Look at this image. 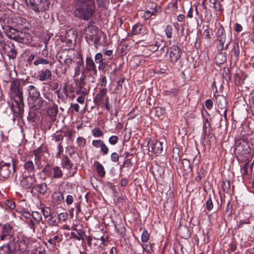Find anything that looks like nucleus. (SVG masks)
I'll list each match as a JSON object with an SVG mask.
<instances>
[{
  "mask_svg": "<svg viewBox=\"0 0 254 254\" xmlns=\"http://www.w3.org/2000/svg\"><path fill=\"white\" fill-rule=\"evenodd\" d=\"M235 152L238 160L249 159L253 156L248 138L244 135L235 139Z\"/></svg>",
  "mask_w": 254,
  "mask_h": 254,
  "instance_id": "obj_1",
  "label": "nucleus"
},
{
  "mask_svg": "<svg viewBox=\"0 0 254 254\" xmlns=\"http://www.w3.org/2000/svg\"><path fill=\"white\" fill-rule=\"evenodd\" d=\"M27 244L23 238H19L13 243L10 241L0 247V254H27Z\"/></svg>",
  "mask_w": 254,
  "mask_h": 254,
  "instance_id": "obj_2",
  "label": "nucleus"
},
{
  "mask_svg": "<svg viewBox=\"0 0 254 254\" xmlns=\"http://www.w3.org/2000/svg\"><path fill=\"white\" fill-rule=\"evenodd\" d=\"M10 90L14 96V100L11 103V109L12 111H23L24 102L22 87L17 80L11 82Z\"/></svg>",
  "mask_w": 254,
  "mask_h": 254,
  "instance_id": "obj_3",
  "label": "nucleus"
},
{
  "mask_svg": "<svg viewBox=\"0 0 254 254\" xmlns=\"http://www.w3.org/2000/svg\"><path fill=\"white\" fill-rule=\"evenodd\" d=\"M95 7V5L76 4L74 14L77 18L88 20L93 16Z\"/></svg>",
  "mask_w": 254,
  "mask_h": 254,
  "instance_id": "obj_4",
  "label": "nucleus"
},
{
  "mask_svg": "<svg viewBox=\"0 0 254 254\" xmlns=\"http://www.w3.org/2000/svg\"><path fill=\"white\" fill-rule=\"evenodd\" d=\"M27 91L29 97L34 102L32 104L29 103L30 109L33 111H35L37 110H44V109L43 107L45 106L46 102L44 101H38L37 105L36 104V101L40 97V93L38 89L35 86L31 85L28 87Z\"/></svg>",
  "mask_w": 254,
  "mask_h": 254,
  "instance_id": "obj_5",
  "label": "nucleus"
},
{
  "mask_svg": "<svg viewBox=\"0 0 254 254\" xmlns=\"http://www.w3.org/2000/svg\"><path fill=\"white\" fill-rule=\"evenodd\" d=\"M25 2L27 6L36 13L47 10L50 4L49 0H25Z\"/></svg>",
  "mask_w": 254,
  "mask_h": 254,
  "instance_id": "obj_6",
  "label": "nucleus"
},
{
  "mask_svg": "<svg viewBox=\"0 0 254 254\" xmlns=\"http://www.w3.org/2000/svg\"><path fill=\"white\" fill-rule=\"evenodd\" d=\"M218 40L219 43L217 45V49L219 51L224 49L225 43L230 44L231 41V33L230 32L226 33L224 28L221 26L217 30Z\"/></svg>",
  "mask_w": 254,
  "mask_h": 254,
  "instance_id": "obj_7",
  "label": "nucleus"
},
{
  "mask_svg": "<svg viewBox=\"0 0 254 254\" xmlns=\"http://www.w3.org/2000/svg\"><path fill=\"white\" fill-rule=\"evenodd\" d=\"M13 227L10 224L2 225L0 227V237L1 241L10 239L14 235Z\"/></svg>",
  "mask_w": 254,
  "mask_h": 254,
  "instance_id": "obj_8",
  "label": "nucleus"
},
{
  "mask_svg": "<svg viewBox=\"0 0 254 254\" xmlns=\"http://www.w3.org/2000/svg\"><path fill=\"white\" fill-rule=\"evenodd\" d=\"M10 38L17 42L27 44L32 40V37L28 33L24 32L21 31H17L16 33L10 36Z\"/></svg>",
  "mask_w": 254,
  "mask_h": 254,
  "instance_id": "obj_9",
  "label": "nucleus"
},
{
  "mask_svg": "<svg viewBox=\"0 0 254 254\" xmlns=\"http://www.w3.org/2000/svg\"><path fill=\"white\" fill-rule=\"evenodd\" d=\"M180 168L183 176L185 178H188L192 176V166L189 160L187 159H183Z\"/></svg>",
  "mask_w": 254,
  "mask_h": 254,
  "instance_id": "obj_10",
  "label": "nucleus"
},
{
  "mask_svg": "<svg viewBox=\"0 0 254 254\" xmlns=\"http://www.w3.org/2000/svg\"><path fill=\"white\" fill-rule=\"evenodd\" d=\"M182 52L181 49L178 46L173 45L170 49V62L175 64L181 57Z\"/></svg>",
  "mask_w": 254,
  "mask_h": 254,
  "instance_id": "obj_11",
  "label": "nucleus"
},
{
  "mask_svg": "<svg viewBox=\"0 0 254 254\" xmlns=\"http://www.w3.org/2000/svg\"><path fill=\"white\" fill-rule=\"evenodd\" d=\"M2 48L9 58L14 59L16 58L17 53L13 43L10 41L4 42L2 45Z\"/></svg>",
  "mask_w": 254,
  "mask_h": 254,
  "instance_id": "obj_12",
  "label": "nucleus"
},
{
  "mask_svg": "<svg viewBox=\"0 0 254 254\" xmlns=\"http://www.w3.org/2000/svg\"><path fill=\"white\" fill-rule=\"evenodd\" d=\"M36 182L35 174H33L32 176L29 175L23 177L20 181V186L24 189H30L33 187L34 183Z\"/></svg>",
  "mask_w": 254,
  "mask_h": 254,
  "instance_id": "obj_13",
  "label": "nucleus"
},
{
  "mask_svg": "<svg viewBox=\"0 0 254 254\" xmlns=\"http://www.w3.org/2000/svg\"><path fill=\"white\" fill-rule=\"evenodd\" d=\"M86 30V32L88 31L89 32H91L92 33V34L89 35L90 39L92 41H94L95 46L97 49L100 45V37L97 35V27L95 26H88Z\"/></svg>",
  "mask_w": 254,
  "mask_h": 254,
  "instance_id": "obj_14",
  "label": "nucleus"
},
{
  "mask_svg": "<svg viewBox=\"0 0 254 254\" xmlns=\"http://www.w3.org/2000/svg\"><path fill=\"white\" fill-rule=\"evenodd\" d=\"M76 93L79 95H87L90 90V85L87 83H75Z\"/></svg>",
  "mask_w": 254,
  "mask_h": 254,
  "instance_id": "obj_15",
  "label": "nucleus"
},
{
  "mask_svg": "<svg viewBox=\"0 0 254 254\" xmlns=\"http://www.w3.org/2000/svg\"><path fill=\"white\" fill-rule=\"evenodd\" d=\"M76 59L77 61H73V63L75 64L74 76H76L80 74L81 67L83 65V56L80 53L77 54Z\"/></svg>",
  "mask_w": 254,
  "mask_h": 254,
  "instance_id": "obj_16",
  "label": "nucleus"
},
{
  "mask_svg": "<svg viewBox=\"0 0 254 254\" xmlns=\"http://www.w3.org/2000/svg\"><path fill=\"white\" fill-rule=\"evenodd\" d=\"M177 231L178 234L183 239H187L191 236L190 229L186 225H181L178 228Z\"/></svg>",
  "mask_w": 254,
  "mask_h": 254,
  "instance_id": "obj_17",
  "label": "nucleus"
},
{
  "mask_svg": "<svg viewBox=\"0 0 254 254\" xmlns=\"http://www.w3.org/2000/svg\"><path fill=\"white\" fill-rule=\"evenodd\" d=\"M216 103L218 107V110H224V111H227L226 99L224 96L218 95L216 97Z\"/></svg>",
  "mask_w": 254,
  "mask_h": 254,
  "instance_id": "obj_18",
  "label": "nucleus"
},
{
  "mask_svg": "<svg viewBox=\"0 0 254 254\" xmlns=\"http://www.w3.org/2000/svg\"><path fill=\"white\" fill-rule=\"evenodd\" d=\"M10 163L0 162V175L2 177L5 178L9 176L10 173L9 167Z\"/></svg>",
  "mask_w": 254,
  "mask_h": 254,
  "instance_id": "obj_19",
  "label": "nucleus"
},
{
  "mask_svg": "<svg viewBox=\"0 0 254 254\" xmlns=\"http://www.w3.org/2000/svg\"><path fill=\"white\" fill-rule=\"evenodd\" d=\"M52 73L50 69L48 68H43L39 71L38 77L39 79L41 81L47 80L49 78H51Z\"/></svg>",
  "mask_w": 254,
  "mask_h": 254,
  "instance_id": "obj_20",
  "label": "nucleus"
},
{
  "mask_svg": "<svg viewBox=\"0 0 254 254\" xmlns=\"http://www.w3.org/2000/svg\"><path fill=\"white\" fill-rule=\"evenodd\" d=\"M95 62L96 64H98V68L99 70L104 69L106 65V60L103 58V55L101 53H97L94 57Z\"/></svg>",
  "mask_w": 254,
  "mask_h": 254,
  "instance_id": "obj_21",
  "label": "nucleus"
},
{
  "mask_svg": "<svg viewBox=\"0 0 254 254\" xmlns=\"http://www.w3.org/2000/svg\"><path fill=\"white\" fill-rule=\"evenodd\" d=\"M35 190L39 194L45 195L48 190L47 184L46 183H42L34 185L32 188V192Z\"/></svg>",
  "mask_w": 254,
  "mask_h": 254,
  "instance_id": "obj_22",
  "label": "nucleus"
},
{
  "mask_svg": "<svg viewBox=\"0 0 254 254\" xmlns=\"http://www.w3.org/2000/svg\"><path fill=\"white\" fill-rule=\"evenodd\" d=\"M86 68L89 71H93L97 73L96 66L93 60L91 57L87 56L86 58Z\"/></svg>",
  "mask_w": 254,
  "mask_h": 254,
  "instance_id": "obj_23",
  "label": "nucleus"
},
{
  "mask_svg": "<svg viewBox=\"0 0 254 254\" xmlns=\"http://www.w3.org/2000/svg\"><path fill=\"white\" fill-rule=\"evenodd\" d=\"M61 165L63 168L70 170L73 165L71 160L66 155H63L62 158Z\"/></svg>",
  "mask_w": 254,
  "mask_h": 254,
  "instance_id": "obj_24",
  "label": "nucleus"
},
{
  "mask_svg": "<svg viewBox=\"0 0 254 254\" xmlns=\"http://www.w3.org/2000/svg\"><path fill=\"white\" fill-rule=\"evenodd\" d=\"M64 174L61 168L59 166H53L52 179L62 178Z\"/></svg>",
  "mask_w": 254,
  "mask_h": 254,
  "instance_id": "obj_25",
  "label": "nucleus"
},
{
  "mask_svg": "<svg viewBox=\"0 0 254 254\" xmlns=\"http://www.w3.org/2000/svg\"><path fill=\"white\" fill-rule=\"evenodd\" d=\"M40 116L41 112H28L27 119L29 121L36 123L39 121Z\"/></svg>",
  "mask_w": 254,
  "mask_h": 254,
  "instance_id": "obj_26",
  "label": "nucleus"
},
{
  "mask_svg": "<svg viewBox=\"0 0 254 254\" xmlns=\"http://www.w3.org/2000/svg\"><path fill=\"white\" fill-rule=\"evenodd\" d=\"M151 148L152 151L156 154L161 153L163 151L162 143L158 140H156L154 143L152 144Z\"/></svg>",
  "mask_w": 254,
  "mask_h": 254,
  "instance_id": "obj_27",
  "label": "nucleus"
},
{
  "mask_svg": "<svg viewBox=\"0 0 254 254\" xmlns=\"http://www.w3.org/2000/svg\"><path fill=\"white\" fill-rule=\"evenodd\" d=\"M52 170L53 166L49 164H47L44 167V168L42 169V170L41 172V174L43 173L45 176L43 178L44 180H45L46 178H51L52 179Z\"/></svg>",
  "mask_w": 254,
  "mask_h": 254,
  "instance_id": "obj_28",
  "label": "nucleus"
},
{
  "mask_svg": "<svg viewBox=\"0 0 254 254\" xmlns=\"http://www.w3.org/2000/svg\"><path fill=\"white\" fill-rule=\"evenodd\" d=\"M107 93V89L106 88L100 89L99 92L96 95L94 99V102L96 103H100Z\"/></svg>",
  "mask_w": 254,
  "mask_h": 254,
  "instance_id": "obj_29",
  "label": "nucleus"
},
{
  "mask_svg": "<svg viewBox=\"0 0 254 254\" xmlns=\"http://www.w3.org/2000/svg\"><path fill=\"white\" fill-rule=\"evenodd\" d=\"M244 160L246 161V162L241 169V172L243 175H248L249 173H251L252 166L250 165V161L249 159Z\"/></svg>",
  "mask_w": 254,
  "mask_h": 254,
  "instance_id": "obj_30",
  "label": "nucleus"
},
{
  "mask_svg": "<svg viewBox=\"0 0 254 254\" xmlns=\"http://www.w3.org/2000/svg\"><path fill=\"white\" fill-rule=\"evenodd\" d=\"M94 166L96 167L98 175L101 178H104L105 176L106 172L103 165L98 161H95L94 162Z\"/></svg>",
  "mask_w": 254,
  "mask_h": 254,
  "instance_id": "obj_31",
  "label": "nucleus"
},
{
  "mask_svg": "<svg viewBox=\"0 0 254 254\" xmlns=\"http://www.w3.org/2000/svg\"><path fill=\"white\" fill-rule=\"evenodd\" d=\"M215 62L217 64H221L227 61V56L225 53H218L215 58Z\"/></svg>",
  "mask_w": 254,
  "mask_h": 254,
  "instance_id": "obj_32",
  "label": "nucleus"
},
{
  "mask_svg": "<svg viewBox=\"0 0 254 254\" xmlns=\"http://www.w3.org/2000/svg\"><path fill=\"white\" fill-rule=\"evenodd\" d=\"M24 169L29 173L34 172L35 168L33 162L31 160L25 161L23 165Z\"/></svg>",
  "mask_w": 254,
  "mask_h": 254,
  "instance_id": "obj_33",
  "label": "nucleus"
},
{
  "mask_svg": "<svg viewBox=\"0 0 254 254\" xmlns=\"http://www.w3.org/2000/svg\"><path fill=\"white\" fill-rule=\"evenodd\" d=\"M62 241V237L59 235H56L53 238H50L48 240V242L53 248H55L57 246V244H59Z\"/></svg>",
  "mask_w": 254,
  "mask_h": 254,
  "instance_id": "obj_34",
  "label": "nucleus"
},
{
  "mask_svg": "<svg viewBox=\"0 0 254 254\" xmlns=\"http://www.w3.org/2000/svg\"><path fill=\"white\" fill-rule=\"evenodd\" d=\"M132 32L134 35H138L144 32V26L141 24H136L132 27Z\"/></svg>",
  "mask_w": 254,
  "mask_h": 254,
  "instance_id": "obj_35",
  "label": "nucleus"
},
{
  "mask_svg": "<svg viewBox=\"0 0 254 254\" xmlns=\"http://www.w3.org/2000/svg\"><path fill=\"white\" fill-rule=\"evenodd\" d=\"M59 220L58 218H56L53 216H51L47 220V224L48 226L53 227L55 226H58L59 225Z\"/></svg>",
  "mask_w": 254,
  "mask_h": 254,
  "instance_id": "obj_36",
  "label": "nucleus"
},
{
  "mask_svg": "<svg viewBox=\"0 0 254 254\" xmlns=\"http://www.w3.org/2000/svg\"><path fill=\"white\" fill-rule=\"evenodd\" d=\"M43 153V148L42 146H40L37 149H35L33 151V154L35 156V160L39 161L41 160L42 156Z\"/></svg>",
  "mask_w": 254,
  "mask_h": 254,
  "instance_id": "obj_37",
  "label": "nucleus"
},
{
  "mask_svg": "<svg viewBox=\"0 0 254 254\" xmlns=\"http://www.w3.org/2000/svg\"><path fill=\"white\" fill-rule=\"evenodd\" d=\"M180 149L178 147H175L173 150L172 158L176 162H179L181 160V156L180 155Z\"/></svg>",
  "mask_w": 254,
  "mask_h": 254,
  "instance_id": "obj_38",
  "label": "nucleus"
},
{
  "mask_svg": "<svg viewBox=\"0 0 254 254\" xmlns=\"http://www.w3.org/2000/svg\"><path fill=\"white\" fill-rule=\"evenodd\" d=\"M68 51L64 50L60 52L58 55L57 58L60 63L64 62V59H67L69 56L68 55Z\"/></svg>",
  "mask_w": 254,
  "mask_h": 254,
  "instance_id": "obj_39",
  "label": "nucleus"
},
{
  "mask_svg": "<svg viewBox=\"0 0 254 254\" xmlns=\"http://www.w3.org/2000/svg\"><path fill=\"white\" fill-rule=\"evenodd\" d=\"M115 227L118 233L120 234L122 238H124L126 234V229L124 226V225L123 224H118L117 226L115 225Z\"/></svg>",
  "mask_w": 254,
  "mask_h": 254,
  "instance_id": "obj_40",
  "label": "nucleus"
},
{
  "mask_svg": "<svg viewBox=\"0 0 254 254\" xmlns=\"http://www.w3.org/2000/svg\"><path fill=\"white\" fill-rule=\"evenodd\" d=\"M31 215L37 223H39L42 220V216L41 212L34 211L31 213Z\"/></svg>",
  "mask_w": 254,
  "mask_h": 254,
  "instance_id": "obj_41",
  "label": "nucleus"
},
{
  "mask_svg": "<svg viewBox=\"0 0 254 254\" xmlns=\"http://www.w3.org/2000/svg\"><path fill=\"white\" fill-rule=\"evenodd\" d=\"M161 44H163L162 41H156L155 45H151L149 46V49L152 52H155L158 50L159 47L161 46Z\"/></svg>",
  "mask_w": 254,
  "mask_h": 254,
  "instance_id": "obj_42",
  "label": "nucleus"
},
{
  "mask_svg": "<svg viewBox=\"0 0 254 254\" xmlns=\"http://www.w3.org/2000/svg\"><path fill=\"white\" fill-rule=\"evenodd\" d=\"M32 253V254H46V251L44 247L38 246L34 248Z\"/></svg>",
  "mask_w": 254,
  "mask_h": 254,
  "instance_id": "obj_43",
  "label": "nucleus"
},
{
  "mask_svg": "<svg viewBox=\"0 0 254 254\" xmlns=\"http://www.w3.org/2000/svg\"><path fill=\"white\" fill-rule=\"evenodd\" d=\"M205 171L203 167H201L198 172L197 176L195 177V180L197 182H200L205 177Z\"/></svg>",
  "mask_w": 254,
  "mask_h": 254,
  "instance_id": "obj_44",
  "label": "nucleus"
},
{
  "mask_svg": "<svg viewBox=\"0 0 254 254\" xmlns=\"http://www.w3.org/2000/svg\"><path fill=\"white\" fill-rule=\"evenodd\" d=\"M41 213H42L45 218H47L51 216V210L49 207H45L41 208Z\"/></svg>",
  "mask_w": 254,
  "mask_h": 254,
  "instance_id": "obj_45",
  "label": "nucleus"
},
{
  "mask_svg": "<svg viewBox=\"0 0 254 254\" xmlns=\"http://www.w3.org/2000/svg\"><path fill=\"white\" fill-rule=\"evenodd\" d=\"M92 133L93 135L96 137H99L103 136L104 133L98 127H95L92 130Z\"/></svg>",
  "mask_w": 254,
  "mask_h": 254,
  "instance_id": "obj_46",
  "label": "nucleus"
},
{
  "mask_svg": "<svg viewBox=\"0 0 254 254\" xmlns=\"http://www.w3.org/2000/svg\"><path fill=\"white\" fill-rule=\"evenodd\" d=\"M145 254H151L153 252L152 246L151 244L144 245L142 246Z\"/></svg>",
  "mask_w": 254,
  "mask_h": 254,
  "instance_id": "obj_47",
  "label": "nucleus"
},
{
  "mask_svg": "<svg viewBox=\"0 0 254 254\" xmlns=\"http://www.w3.org/2000/svg\"><path fill=\"white\" fill-rule=\"evenodd\" d=\"M76 4L95 5L94 0H76Z\"/></svg>",
  "mask_w": 254,
  "mask_h": 254,
  "instance_id": "obj_48",
  "label": "nucleus"
},
{
  "mask_svg": "<svg viewBox=\"0 0 254 254\" xmlns=\"http://www.w3.org/2000/svg\"><path fill=\"white\" fill-rule=\"evenodd\" d=\"M150 9H152V10L151 11L152 15H156V13L161 9V7L157 5L156 3H152Z\"/></svg>",
  "mask_w": 254,
  "mask_h": 254,
  "instance_id": "obj_49",
  "label": "nucleus"
},
{
  "mask_svg": "<svg viewBox=\"0 0 254 254\" xmlns=\"http://www.w3.org/2000/svg\"><path fill=\"white\" fill-rule=\"evenodd\" d=\"M49 63L50 62L48 60L44 58H39L37 60H35L33 63L35 65H38L39 64H47Z\"/></svg>",
  "mask_w": 254,
  "mask_h": 254,
  "instance_id": "obj_50",
  "label": "nucleus"
},
{
  "mask_svg": "<svg viewBox=\"0 0 254 254\" xmlns=\"http://www.w3.org/2000/svg\"><path fill=\"white\" fill-rule=\"evenodd\" d=\"M172 27L170 25H167L165 28V31L166 37L168 38H171L172 37Z\"/></svg>",
  "mask_w": 254,
  "mask_h": 254,
  "instance_id": "obj_51",
  "label": "nucleus"
},
{
  "mask_svg": "<svg viewBox=\"0 0 254 254\" xmlns=\"http://www.w3.org/2000/svg\"><path fill=\"white\" fill-rule=\"evenodd\" d=\"M132 165V163L130 159H126L122 165L120 166V170H122L124 167L129 168Z\"/></svg>",
  "mask_w": 254,
  "mask_h": 254,
  "instance_id": "obj_52",
  "label": "nucleus"
},
{
  "mask_svg": "<svg viewBox=\"0 0 254 254\" xmlns=\"http://www.w3.org/2000/svg\"><path fill=\"white\" fill-rule=\"evenodd\" d=\"M149 239V235L146 229H144L141 237V241L143 243L146 242Z\"/></svg>",
  "mask_w": 254,
  "mask_h": 254,
  "instance_id": "obj_53",
  "label": "nucleus"
},
{
  "mask_svg": "<svg viewBox=\"0 0 254 254\" xmlns=\"http://www.w3.org/2000/svg\"><path fill=\"white\" fill-rule=\"evenodd\" d=\"M223 76L224 78L226 79L227 81L231 80V75L229 68H227L226 69L224 70L223 73Z\"/></svg>",
  "mask_w": 254,
  "mask_h": 254,
  "instance_id": "obj_54",
  "label": "nucleus"
},
{
  "mask_svg": "<svg viewBox=\"0 0 254 254\" xmlns=\"http://www.w3.org/2000/svg\"><path fill=\"white\" fill-rule=\"evenodd\" d=\"M119 141V137L116 135H112L109 138V142L111 145H115Z\"/></svg>",
  "mask_w": 254,
  "mask_h": 254,
  "instance_id": "obj_55",
  "label": "nucleus"
},
{
  "mask_svg": "<svg viewBox=\"0 0 254 254\" xmlns=\"http://www.w3.org/2000/svg\"><path fill=\"white\" fill-rule=\"evenodd\" d=\"M230 188V184L229 181L222 182V189L224 191H228Z\"/></svg>",
  "mask_w": 254,
  "mask_h": 254,
  "instance_id": "obj_56",
  "label": "nucleus"
},
{
  "mask_svg": "<svg viewBox=\"0 0 254 254\" xmlns=\"http://www.w3.org/2000/svg\"><path fill=\"white\" fill-rule=\"evenodd\" d=\"M213 207L212 199L210 197L207 200L206 202V208L208 210H211Z\"/></svg>",
  "mask_w": 254,
  "mask_h": 254,
  "instance_id": "obj_57",
  "label": "nucleus"
},
{
  "mask_svg": "<svg viewBox=\"0 0 254 254\" xmlns=\"http://www.w3.org/2000/svg\"><path fill=\"white\" fill-rule=\"evenodd\" d=\"M78 235L77 238L78 239H77V240L80 241L81 240L82 242L84 241V236H85V232L83 231L82 230H79V232H77Z\"/></svg>",
  "mask_w": 254,
  "mask_h": 254,
  "instance_id": "obj_58",
  "label": "nucleus"
},
{
  "mask_svg": "<svg viewBox=\"0 0 254 254\" xmlns=\"http://www.w3.org/2000/svg\"><path fill=\"white\" fill-rule=\"evenodd\" d=\"M42 225L40 227V232L42 235H46L47 233V225L44 222H42Z\"/></svg>",
  "mask_w": 254,
  "mask_h": 254,
  "instance_id": "obj_59",
  "label": "nucleus"
},
{
  "mask_svg": "<svg viewBox=\"0 0 254 254\" xmlns=\"http://www.w3.org/2000/svg\"><path fill=\"white\" fill-rule=\"evenodd\" d=\"M77 142L78 146L80 147H83L86 144V140L82 137H78L77 138Z\"/></svg>",
  "mask_w": 254,
  "mask_h": 254,
  "instance_id": "obj_60",
  "label": "nucleus"
},
{
  "mask_svg": "<svg viewBox=\"0 0 254 254\" xmlns=\"http://www.w3.org/2000/svg\"><path fill=\"white\" fill-rule=\"evenodd\" d=\"M5 205L8 208H9L10 209H13L15 206V202L13 201L10 200H6Z\"/></svg>",
  "mask_w": 254,
  "mask_h": 254,
  "instance_id": "obj_61",
  "label": "nucleus"
},
{
  "mask_svg": "<svg viewBox=\"0 0 254 254\" xmlns=\"http://www.w3.org/2000/svg\"><path fill=\"white\" fill-rule=\"evenodd\" d=\"M73 61L71 57L70 56H69L67 59H64V64L67 66V68L70 67V64H71L72 63H73Z\"/></svg>",
  "mask_w": 254,
  "mask_h": 254,
  "instance_id": "obj_62",
  "label": "nucleus"
},
{
  "mask_svg": "<svg viewBox=\"0 0 254 254\" xmlns=\"http://www.w3.org/2000/svg\"><path fill=\"white\" fill-rule=\"evenodd\" d=\"M103 143L104 142L101 140H94L92 141V145L97 148H100Z\"/></svg>",
  "mask_w": 254,
  "mask_h": 254,
  "instance_id": "obj_63",
  "label": "nucleus"
},
{
  "mask_svg": "<svg viewBox=\"0 0 254 254\" xmlns=\"http://www.w3.org/2000/svg\"><path fill=\"white\" fill-rule=\"evenodd\" d=\"M111 159L113 162H117L119 160V155L117 153L114 152L111 155Z\"/></svg>",
  "mask_w": 254,
  "mask_h": 254,
  "instance_id": "obj_64",
  "label": "nucleus"
}]
</instances>
